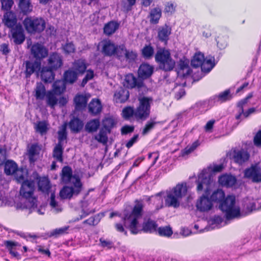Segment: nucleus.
<instances>
[{"label":"nucleus","instance_id":"nucleus-9","mask_svg":"<svg viewBox=\"0 0 261 261\" xmlns=\"http://www.w3.org/2000/svg\"><path fill=\"white\" fill-rule=\"evenodd\" d=\"M74 188L68 186L64 187L60 192V196L62 199H70L73 195H78L82 189V183L79 178H76L74 182Z\"/></svg>","mask_w":261,"mask_h":261},{"label":"nucleus","instance_id":"nucleus-34","mask_svg":"<svg viewBox=\"0 0 261 261\" xmlns=\"http://www.w3.org/2000/svg\"><path fill=\"white\" fill-rule=\"evenodd\" d=\"M108 131L107 129V126L105 125V128H101L99 133L94 136V139L99 143H102L103 145L107 144L108 141V138L107 136V133Z\"/></svg>","mask_w":261,"mask_h":261},{"label":"nucleus","instance_id":"nucleus-28","mask_svg":"<svg viewBox=\"0 0 261 261\" xmlns=\"http://www.w3.org/2000/svg\"><path fill=\"white\" fill-rule=\"evenodd\" d=\"M138 100L139 101L138 106L150 110L151 105L153 103V98L151 97L145 96L139 94Z\"/></svg>","mask_w":261,"mask_h":261},{"label":"nucleus","instance_id":"nucleus-27","mask_svg":"<svg viewBox=\"0 0 261 261\" xmlns=\"http://www.w3.org/2000/svg\"><path fill=\"white\" fill-rule=\"evenodd\" d=\"M100 126V121L98 119H92L85 125V130L88 133L96 132Z\"/></svg>","mask_w":261,"mask_h":261},{"label":"nucleus","instance_id":"nucleus-18","mask_svg":"<svg viewBox=\"0 0 261 261\" xmlns=\"http://www.w3.org/2000/svg\"><path fill=\"white\" fill-rule=\"evenodd\" d=\"M129 97V91L122 87H119L114 93V100L117 103H123Z\"/></svg>","mask_w":261,"mask_h":261},{"label":"nucleus","instance_id":"nucleus-52","mask_svg":"<svg viewBox=\"0 0 261 261\" xmlns=\"http://www.w3.org/2000/svg\"><path fill=\"white\" fill-rule=\"evenodd\" d=\"M35 128L36 132L43 135L47 131V124L45 121H39L35 124Z\"/></svg>","mask_w":261,"mask_h":261},{"label":"nucleus","instance_id":"nucleus-40","mask_svg":"<svg viewBox=\"0 0 261 261\" xmlns=\"http://www.w3.org/2000/svg\"><path fill=\"white\" fill-rule=\"evenodd\" d=\"M17 169V165L13 161L8 160L5 164V173L7 175L13 174Z\"/></svg>","mask_w":261,"mask_h":261},{"label":"nucleus","instance_id":"nucleus-54","mask_svg":"<svg viewBox=\"0 0 261 261\" xmlns=\"http://www.w3.org/2000/svg\"><path fill=\"white\" fill-rule=\"evenodd\" d=\"M256 166H251L250 168H247L244 171V177L247 178L251 179L253 182V178L258 170Z\"/></svg>","mask_w":261,"mask_h":261},{"label":"nucleus","instance_id":"nucleus-2","mask_svg":"<svg viewBox=\"0 0 261 261\" xmlns=\"http://www.w3.org/2000/svg\"><path fill=\"white\" fill-rule=\"evenodd\" d=\"M154 59L159 69L165 72H170L175 67V61L172 58L170 51L165 48H159L155 55Z\"/></svg>","mask_w":261,"mask_h":261},{"label":"nucleus","instance_id":"nucleus-37","mask_svg":"<svg viewBox=\"0 0 261 261\" xmlns=\"http://www.w3.org/2000/svg\"><path fill=\"white\" fill-rule=\"evenodd\" d=\"M66 83L64 80L56 81L53 85V91L56 95H60L64 92L66 89Z\"/></svg>","mask_w":261,"mask_h":261},{"label":"nucleus","instance_id":"nucleus-8","mask_svg":"<svg viewBox=\"0 0 261 261\" xmlns=\"http://www.w3.org/2000/svg\"><path fill=\"white\" fill-rule=\"evenodd\" d=\"M204 187V194L197 200L196 204L197 209L201 212H207L211 210L213 206L212 201L208 197L210 191V185H203V188Z\"/></svg>","mask_w":261,"mask_h":261},{"label":"nucleus","instance_id":"nucleus-33","mask_svg":"<svg viewBox=\"0 0 261 261\" xmlns=\"http://www.w3.org/2000/svg\"><path fill=\"white\" fill-rule=\"evenodd\" d=\"M158 224L156 222L150 219L144 221L142 225V230L145 232H152L156 231Z\"/></svg>","mask_w":261,"mask_h":261},{"label":"nucleus","instance_id":"nucleus-10","mask_svg":"<svg viewBox=\"0 0 261 261\" xmlns=\"http://www.w3.org/2000/svg\"><path fill=\"white\" fill-rule=\"evenodd\" d=\"M123 85L128 89L137 88L140 90L145 88L143 81L139 77H136L133 73H129L125 76Z\"/></svg>","mask_w":261,"mask_h":261},{"label":"nucleus","instance_id":"nucleus-20","mask_svg":"<svg viewBox=\"0 0 261 261\" xmlns=\"http://www.w3.org/2000/svg\"><path fill=\"white\" fill-rule=\"evenodd\" d=\"M68 125L72 133L76 134L83 129L84 124L82 120L73 117L69 122Z\"/></svg>","mask_w":261,"mask_h":261},{"label":"nucleus","instance_id":"nucleus-5","mask_svg":"<svg viewBox=\"0 0 261 261\" xmlns=\"http://www.w3.org/2000/svg\"><path fill=\"white\" fill-rule=\"evenodd\" d=\"M236 198L233 196H228L221 202L219 208L225 213L227 220L238 218L240 216V210L235 206Z\"/></svg>","mask_w":261,"mask_h":261},{"label":"nucleus","instance_id":"nucleus-46","mask_svg":"<svg viewBox=\"0 0 261 261\" xmlns=\"http://www.w3.org/2000/svg\"><path fill=\"white\" fill-rule=\"evenodd\" d=\"M204 60V56L202 54L196 53L191 61V66L194 68L201 67Z\"/></svg>","mask_w":261,"mask_h":261},{"label":"nucleus","instance_id":"nucleus-36","mask_svg":"<svg viewBox=\"0 0 261 261\" xmlns=\"http://www.w3.org/2000/svg\"><path fill=\"white\" fill-rule=\"evenodd\" d=\"M19 7L21 12L24 14H28L33 10V6L30 3V0H20Z\"/></svg>","mask_w":261,"mask_h":261},{"label":"nucleus","instance_id":"nucleus-26","mask_svg":"<svg viewBox=\"0 0 261 261\" xmlns=\"http://www.w3.org/2000/svg\"><path fill=\"white\" fill-rule=\"evenodd\" d=\"M236 178L231 175H223L219 178L220 185L227 187L233 186L236 182Z\"/></svg>","mask_w":261,"mask_h":261},{"label":"nucleus","instance_id":"nucleus-4","mask_svg":"<svg viewBox=\"0 0 261 261\" xmlns=\"http://www.w3.org/2000/svg\"><path fill=\"white\" fill-rule=\"evenodd\" d=\"M187 192L186 184H177L172 190L167 191V197L165 198L166 204L168 206L174 208L179 207L181 199L186 195Z\"/></svg>","mask_w":261,"mask_h":261},{"label":"nucleus","instance_id":"nucleus-19","mask_svg":"<svg viewBox=\"0 0 261 261\" xmlns=\"http://www.w3.org/2000/svg\"><path fill=\"white\" fill-rule=\"evenodd\" d=\"M171 33V28L167 24L160 27L158 29V38L159 40L167 43L169 37Z\"/></svg>","mask_w":261,"mask_h":261},{"label":"nucleus","instance_id":"nucleus-63","mask_svg":"<svg viewBox=\"0 0 261 261\" xmlns=\"http://www.w3.org/2000/svg\"><path fill=\"white\" fill-rule=\"evenodd\" d=\"M14 4L12 0H2V7L3 10L9 11Z\"/></svg>","mask_w":261,"mask_h":261},{"label":"nucleus","instance_id":"nucleus-60","mask_svg":"<svg viewBox=\"0 0 261 261\" xmlns=\"http://www.w3.org/2000/svg\"><path fill=\"white\" fill-rule=\"evenodd\" d=\"M94 76V72L93 70H88L87 71L85 77L83 79L81 86L84 87L85 85L87 84L88 81L91 80Z\"/></svg>","mask_w":261,"mask_h":261},{"label":"nucleus","instance_id":"nucleus-44","mask_svg":"<svg viewBox=\"0 0 261 261\" xmlns=\"http://www.w3.org/2000/svg\"><path fill=\"white\" fill-rule=\"evenodd\" d=\"M154 50L151 45H145L141 50L142 57L146 59H150L154 55Z\"/></svg>","mask_w":261,"mask_h":261},{"label":"nucleus","instance_id":"nucleus-15","mask_svg":"<svg viewBox=\"0 0 261 261\" xmlns=\"http://www.w3.org/2000/svg\"><path fill=\"white\" fill-rule=\"evenodd\" d=\"M2 22L8 28L12 29L17 25V19L16 14L12 11H7L3 15Z\"/></svg>","mask_w":261,"mask_h":261},{"label":"nucleus","instance_id":"nucleus-13","mask_svg":"<svg viewBox=\"0 0 261 261\" xmlns=\"http://www.w3.org/2000/svg\"><path fill=\"white\" fill-rule=\"evenodd\" d=\"M47 66L55 70L61 68L63 64L62 56L59 53H53L47 60Z\"/></svg>","mask_w":261,"mask_h":261},{"label":"nucleus","instance_id":"nucleus-43","mask_svg":"<svg viewBox=\"0 0 261 261\" xmlns=\"http://www.w3.org/2000/svg\"><path fill=\"white\" fill-rule=\"evenodd\" d=\"M63 150V145L57 144L54 148L53 156L58 161L62 162Z\"/></svg>","mask_w":261,"mask_h":261},{"label":"nucleus","instance_id":"nucleus-55","mask_svg":"<svg viewBox=\"0 0 261 261\" xmlns=\"http://www.w3.org/2000/svg\"><path fill=\"white\" fill-rule=\"evenodd\" d=\"M101 217L100 214H98L96 215H95L93 217H91L87 220L83 221V224H87L89 225H97L99 222L100 221Z\"/></svg>","mask_w":261,"mask_h":261},{"label":"nucleus","instance_id":"nucleus-48","mask_svg":"<svg viewBox=\"0 0 261 261\" xmlns=\"http://www.w3.org/2000/svg\"><path fill=\"white\" fill-rule=\"evenodd\" d=\"M87 66L83 60L75 61L73 64V69L78 74H83L85 71Z\"/></svg>","mask_w":261,"mask_h":261},{"label":"nucleus","instance_id":"nucleus-24","mask_svg":"<svg viewBox=\"0 0 261 261\" xmlns=\"http://www.w3.org/2000/svg\"><path fill=\"white\" fill-rule=\"evenodd\" d=\"M41 149L38 143L33 144L28 147V155L31 163H34L36 161V156L39 154Z\"/></svg>","mask_w":261,"mask_h":261},{"label":"nucleus","instance_id":"nucleus-47","mask_svg":"<svg viewBox=\"0 0 261 261\" xmlns=\"http://www.w3.org/2000/svg\"><path fill=\"white\" fill-rule=\"evenodd\" d=\"M72 172L71 168L69 166H65L62 170V179L65 183L69 182L72 177Z\"/></svg>","mask_w":261,"mask_h":261},{"label":"nucleus","instance_id":"nucleus-1","mask_svg":"<svg viewBox=\"0 0 261 261\" xmlns=\"http://www.w3.org/2000/svg\"><path fill=\"white\" fill-rule=\"evenodd\" d=\"M144 205L142 201L135 200L134 205L131 213L126 211L124 213L123 220L124 226L128 228L133 234H137L139 232L138 219L141 218L143 215V210Z\"/></svg>","mask_w":261,"mask_h":261},{"label":"nucleus","instance_id":"nucleus-25","mask_svg":"<svg viewBox=\"0 0 261 261\" xmlns=\"http://www.w3.org/2000/svg\"><path fill=\"white\" fill-rule=\"evenodd\" d=\"M116 45L110 40L105 41L103 43L102 53L106 56L115 55Z\"/></svg>","mask_w":261,"mask_h":261},{"label":"nucleus","instance_id":"nucleus-6","mask_svg":"<svg viewBox=\"0 0 261 261\" xmlns=\"http://www.w3.org/2000/svg\"><path fill=\"white\" fill-rule=\"evenodd\" d=\"M223 168L222 164L215 165L213 168L210 166L207 169H204L198 175V178L197 180V190L201 191L203 189V185L207 186L213 182V177L211 171L214 172H221Z\"/></svg>","mask_w":261,"mask_h":261},{"label":"nucleus","instance_id":"nucleus-21","mask_svg":"<svg viewBox=\"0 0 261 261\" xmlns=\"http://www.w3.org/2000/svg\"><path fill=\"white\" fill-rule=\"evenodd\" d=\"M54 71L55 70L48 66H43L40 71L41 80L45 83H51L55 77Z\"/></svg>","mask_w":261,"mask_h":261},{"label":"nucleus","instance_id":"nucleus-17","mask_svg":"<svg viewBox=\"0 0 261 261\" xmlns=\"http://www.w3.org/2000/svg\"><path fill=\"white\" fill-rule=\"evenodd\" d=\"M249 153L243 149L233 150V159L234 162L239 164L242 165L246 162L249 160Z\"/></svg>","mask_w":261,"mask_h":261},{"label":"nucleus","instance_id":"nucleus-31","mask_svg":"<svg viewBox=\"0 0 261 261\" xmlns=\"http://www.w3.org/2000/svg\"><path fill=\"white\" fill-rule=\"evenodd\" d=\"M75 108L76 110L84 109L87 105V98L83 95H77L74 98Z\"/></svg>","mask_w":261,"mask_h":261},{"label":"nucleus","instance_id":"nucleus-7","mask_svg":"<svg viewBox=\"0 0 261 261\" xmlns=\"http://www.w3.org/2000/svg\"><path fill=\"white\" fill-rule=\"evenodd\" d=\"M26 31L30 34L40 33L45 28V22L42 18L26 17L23 21Z\"/></svg>","mask_w":261,"mask_h":261},{"label":"nucleus","instance_id":"nucleus-45","mask_svg":"<svg viewBox=\"0 0 261 261\" xmlns=\"http://www.w3.org/2000/svg\"><path fill=\"white\" fill-rule=\"evenodd\" d=\"M46 97L47 104L51 108H54L58 101L56 94L53 91H49L46 93Z\"/></svg>","mask_w":261,"mask_h":261},{"label":"nucleus","instance_id":"nucleus-12","mask_svg":"<svg viewBox=\"0 0 261 261\" xmlns=\"http://www.w3.org/2000/svg\"><path fill=\"white\" fill-rule=\"evenodd\" d=\"M24 64L25 67L24 73L26 78L30 77L31 75L34 73L38 74V71L41 69V62L39 60H32L27 61L25 62Z\"/></svg>","mask_w":261,"mask_h":261},{"label":"nucleus","instance_id":"nucleus-38","mask_svg":"<svg viewBox=\"0 0 261 261\" xmlns=\"http://www.w3.org/2000/svg\"><path fill=\"white\" fill-rule=\"evenodd\" d=\"M162 11L160 8H155L151 10L150 12V22L152 24H156L161 17Z\"/></svg>","mask_w":261,"mask_h":261},{"label":"nucleus","instance_id":"nucleus-22","mask_svg":"<svg viewBox=\"0 0 261 261\" xmlns=\"http://www.w3.org/2000/svg\"><path fill=\"white\" fill-rule=\"evenodd\" d=\"M232 97L230 89H227L218 95H215L211 97L209 99V102L214 101V102H220L222 103L231 99Z\"/></svg>","mask_w":261,"mask_h":261},{"label":"nucleus","instance_id":"nucleus-14","mask_svg":"<svg viewBox=\"0 0 261 261\" xmlns=\"http://www.w3.org/2000/svg\"><path fill=\"white\" fill-rule=\"evenodd\" d=\"M31 51L32 55L36 59L35 60L40 61L48 55L47 49L39 43H36L33 45Z\"/></svg>","mask_w":261,"mask_h":261},{"label":"nucleus","instance_id":"nucleus-61","mask_svg":"<svg viewBox=\"0 0 261 261\" xmlns=\"http://www.w3.org/2000/svg\"><path fill=\"white\" fill-rule=\"evenodd\" d=\"M178 68L180 70H187V73H188L189 70V61L188 60H183L180 59L178 62Z\"/></svg>","mask_w":261,"mask_h":261},{"label":"nucleus","instance_id":"nucleus-49","mask_svg":"<svg viewBox=\"0 0 261 261\" xmlns=\"http://www.w3.org/2000/svg\"><path fill=\"white\" fill-rule=\"evenodd\" d=\"M214 61V58L213 57L208 59L204 60L201 67V70L204 72H209L215 66Z\"/></svg>","mask_w":261,"mask_h":261},{"label":"nucleus","instance_id":"nucleus-62","mask_svg":"<svg viewBox=\"0 0 261 261\" xmlns=\"http://www.w3.org/2000/svg\"><path fill=\"white\" fill-rule=\"evenodd\" d=\"M256 202L254 201H250L248 203H247L246 205H245L246 209L247 210V212L249 213L252 212L253 211H255L256 210H258L259 208H260V207H256Z\"/></svg>","mask_w":261,"mask_h":261},{"label":"nucleus","instance_id":"nucleus-41","mask_svg":"<svg viewBox=\"0 0 261 261\" xmlns=\"http://www.w3.org/2000/svg\"><path fill=\"white\" fill-rule=\"evenodd\" d=\"M13 174L17 181L22 184L26 180L25 178L27 175V170L23 168H18Z\"/></svg>","mask_w":261,"mask_h":261},{"label":"nucleus","instance_id":"nucleus-16","mask_svg":"<svg viewBox=\"0 0 261 261\" xmlns=\"http://www.w3.org/2000/svg\"><path fill=\"white\" fill-rule=\"evenodd\" d=\"M154 67L148 63H142L140 65L138 70L139 77L143 81L150 77L153 74Z\"/></svg>","mask_w":261,"mask_h":261},{"label":"nucleus","instance_id":"nucleus-56","mask_svg":"<svg viewBox=\"0 0 261 261\" xmlns=\"http://www.w3.org/2000/svg\"><path fill=\"white\" fill-rule=\"evenodd\" d=\"M68 229V227H64L62 228H57L48 233L49 237H58L59 236L63 234L66 232Z\"/></svg>","mask_w":261,"mask_h":261},{"label":"nucleus","instance_id":"nucleus-42","mask_svg":"<svg viewBox=\"0 0 261 261\" xmlns=\"http://www.w3.org/2000/svg\"><path fill=\"white\" fill-rule=\"evenodd\" d=\"M225 198V193L223 190L217 189L214 191L211 196V200L212 202H215L220 203Z\"/></svg>","mask_w":261,"mask_h":261},{"label":"nucleus","instance_id":"nucleus-39","mask_svg":"<svg viewBox=\"0 0 261 261\" xmlns=\"http://www.w3.org/2000/svg\"><path fill=\"white\" fill-rule=\"evenodd\" d=\"M119 24L115 21H110L106 24L104 28V33L107 35H111L114 33L118 29Z\"/></svg>","mask_w":261,"mask_h":261},{"label":"nucleus","instance_id":"nucleus-35","mask_svg":"<svg viewBox=\"0 0 261 261\" xmlns=\"http://www.w3.org/2000/svg\"><path fill=\"white\" fill-rule=\"evenodd\" d=\"M46 95L45 86L41 83H37L35 89V96L37 99L42 100Z\"/></svg>","mask_w":261,"mask_h":261},{"label":"nucleus","instance_id":"nucleus-51","mask_svg":"<svg viewBox=\"0 0 261 261\" xmlns=\"http://www.w3.org/2000/svg\"><path fill=\"white\" fill-rule=\"evenodd\" d=\"M135 112L136 109L135 110L133 107H126L123 108L122 114L125 119L128 120L133 116L135 117Z\"/></svg>","mask_w":261,"mask_h":261},{"label":"nucleus","instance_id":"nucleus-11","mask_svg":"<svg viewBox=\"0 0 261 261\" xmlns=\"http://www.w3.org/2000/svg\"><path fill=\"white\" fill-rule=\"evenodd\" d=\"M11 40L15 44L20 45L23 43L25 36L22 25L19 23L11 30Z\"/></svg>","mask_w":261,"mask_h":261},{"label":"nucleus","instance_id":"nucleus-32","mask_svg":"<svg viewBox=\"0 0 261 261\" xmlns=\"http://www.w3.org/2000/svg\"><path fill=\"white\" fill-rule=\"evenodd\" d=\"M102 109L100 101L98 99H93L89 104V111L94 115L99 113Z\"/></svg>","mask_w":261,"mask_h":261},{"label":"nucleus","instance_id":"nucleus-58","mask_svg":"<svg viewBox=\"0 0 261 261\" xmlns=\"http://www.w3.org/2000/svg\"><path fill=\"white\" fill-rule=\"evenodd\" d=\"M158 232L160 236L168 237L171 236L173 233L172 229L169 226L159 227Z\"/></svg>","mask_w":261,"mask_h":261},{"label":"nucleus","instance_id":"nucleus-3","mask_svg":"<svg viewBox=\"0 0 261 261\" xmlns=\"http://www.w3.org/2000/svg\"><path fill=\"white\" fill-rule=\"evenodd\" d=\"M35 189V182L33 180H26L21 184V187L20 190V194L25 200L24 204L19 207L17 204V207L21 209L24 208H32L34 209L36 206L37 199L33 196Z\"/></svg>","mask_w":261,"mask_h":261},{"label":"nucleus","instance_id":"nucleus-30","mask_svg":"<svg viewBox=\"0 0 261 261\" xmlns=\"http://www.w3.org/2000/svg\"><path fill=\"white\" fill-rule=\"evenodd\" d=\"M78 73L72 69H69L64 73V81L67 84H73L77 79Z\"/></svg>","mask_w":261,"mask_h":261},{"label":"nucleus","instance_id":"nucleus-53","mask_svg":"<svg viewBox=\"0 0 261 261\" xmlns=\"http://www.w3.org/2000/svg\"><path fill=\"white\" fill-rule=\"evenodd\" d=\"M58 144L63 145V142L67 139V132H66V124H64L62 126V128L60 130L58 131Z\"/></svg>","mask_w":261,"mask_h":261},{"label":"nucleus","instance_id":"nucleus-59","mask_svg":"<svg viewBox=\"0 0 261 261\" xmlns=\"http://www.w3.org/2000/svg\"><path fill=\"white\" fill-rule=\"evenodd\" d=\"M63 49L65 53L70 54L74 53L75 51V46L72 42H67L62 46Z\"/></svg>","mask_w":261,"mask_h":261},{"label":"nucleus","instance_id":"nucleus-50","mask_svg":"<svg viewBox=\"0 0 261 261\" xmlns=\"http://www.w3.org/2000/svg\"><path fill=\"white\" fill-rule=\"evenodd\" d=\"M158 123V122L155 121L153 119H150L145 124L144 128L142 131V135L145 136L147 135L151 129H152L155 125Z\"/></svg>","mask_w":261,"mask_h":261},{"label":"nucleus","instance_id":"nucleus-23","mask_svg":"<svg viewBox=\"0 0 261 261\" xmlns=\"http://www.w3.org/2000/svg\"><path fill=\"white\" fill-rule=\"evenodd\" d=\"M150 110L138 106L136 109L135 118L138 121L146 120L150 115Z\"/></svg>","mask_w":261,"mask_h":261},{"label":"nucleus","instance_id":"nucleus-29","mask_svg":"<svg viewBox=\"0 0 261 261\" xmlns=\"http://www.w3.org/2000/svg\"><path fill=\"white\" fill-rule=\"evenodd\" d=\"M37 179H38V185L39 190L43 192L47 193L51 187L48 178L46 177H39V178L37 177Z\"/></svg>","mask_w":261,"mask_h":261},{"label":"nucleus","instance_id":"nucleus-57","mask_svg":"<svg viewBox=\"0 0 261 261\" xmlns=\"http://www.w3.org/2000/svg\"><path fill=\"white\" fill-rule=\"evenodd\" d=\"M124 56L127 62L128 63H133L135 61L137 57V54L135 51L132 50L129 51L126 49Z\"/></svg>","mask_w":261,"mask_h":261},{"label":"nucleus","instance_id":"nucleus-64","mask_svg":"<svg viewBox=\"0 0 261 261\" xmlns=\"http://www.w3.org/2000/svg\"><path fill=\"white\" fill-rule=\"evenodd\" d=\"M253 143L255 146L261 147V129L259 130L254 137Z\"/></svg>","mask_w":261,"mask_h":261}]
</instances>
